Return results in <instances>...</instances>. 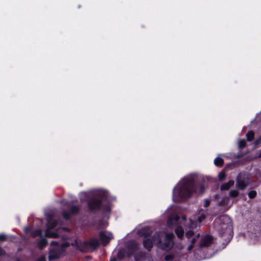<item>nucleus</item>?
<instances>
[{
  "label": "nucleus",
  "mask_w": 261,
  "mask_h": 261,
  "mask_svg": "<svg viewBox=\"0 0 261 261\" xmlns=\"http://www.w3.org/2000/svg\"><path fill=\"white\" fill-rule=\"evenodd\" d=\"M98 226L101 228H105L107 226L106 222L103 220H99L98 222Z\"/></svg>",
  "instance_id": "c85d7f7f"
},
{
  "label": "nucleus",
  "mask_w": 261,
  "mask_h": 261,
  "mask_svg": "<svg viewBox=\"0 0 261 261\" xmlns=\"http://www.w3.org/2000/svg\"><path fill=\"white\" fill-rule=\"evenodd\" d=\"M80 211V207L75 205H72L69 209V212L72 215H77L79 213Z\"/></svg>",
  "instance_id": "dca6fc26"
},
{
  "label": "nucleus",
  "mask_w": 261,
  "mask_h": 261,
  "mask_svg": "<svg viewBox=\"0 0 261 261\" xmlns=\"http://www.w3.org/2000/svg\"><path fill=\"white\" fill-rule=\"evenodd\" d=\"M190 245L187 248L188 251H191L194 247V245L198 241L194 237L190 240Z\"/></svg>",
  "instance_id": "a211bd4d"
},
{
  "label": "nucleus",
  "mask_w": 261,
  "mask_h": 261,
  "mask_svg": "<svg viewBox=\"0 0 261 261\" xmlns=\"http://www.w3.org/2000/svg\"><path fill=\"white\" fill-rule=\"evenodd\" d=\"M143 245L145 249L148 251H151L153 247L152 240L150 238H143Z\"/></svg>",
  "instance_id": "9d476101"
},
{
  "label": "nucleus",
  "mask_w": 261,
  "mask_h": 261,
  "mask_svg": "<svg viewBox=\"0 0 261 261\" xmlns=\"http://www.w3.org/2000/svg\"><path fill=\"white\" fill-rule=\"evenodd\" d=\"M211 201L209 199H206L204 201V207H207L210 205Z\"/></svg>",
  "instance_id": "2f4dec72"
},
{
  "label": "nucleus",
  "mask_w": 261,
  "mask_h": 261,
  "mask_svg": "<svg viewBox=\"0 0 261 261\" xmlns=\"http://www.w3.org/2000/svg\"><path fill=\"white\" fill-rule=\"evenodd\" d=\"M142 236H143V238H148V237L150 235L151 232L149 230V229L147 228H144L142 229Z\"/></svg>",
  "instance_id": "6ab92c4d"
},
{
  "label": "nucleus",
  "mask_w": 261,
  "mask_h": 261,
  "mask_svg": "<svg viewBox=\"0 0 261 261\" xmlns=\"http://www.w3.org/2000/svg\"><path fill=\"white\" fill-rule=\"evenodd\" d=\"M257 193L254 190H251L248 192V195L249 198L253 199L256 197Z\"/></svg>",
  "instance_id": "cd10ccee"
},
{
  "label": "nucleus",
  "mask_w": 261,
  "mask_h": 261,
  "mask_svg": "<svg viewBox=\"0 0 261 261\" xmlns=\"http://www.w3.org/2000/svg\"><path fill=\"white\" fill-rule=\"evenodd\" d=\"M194 235V232L193 230H189L187 231L185 233L186 237L188 239L192 238Z\"/></svg>",
  "instance_id": "a878e982"
},
{
  "label": "nucleus",
  "mask_w": 261,
  "mask_h": 261,
  "mask_svg": "<svg viewBox=\"0 0 261 261\" xmlns=\"http://www.w3.org/2000/svg\"><path fill=\"white\" fill-rule=\"evenodd\" d=\"M7 240V236L3 233L0 234V242H4Z\"/></svg>",
  "instance_id": "7c9ffc66"
},
{
  "label": "nucleus",
  "mask_w": 261,
  "mask_h": 261,
  "mask_svg": "<svg viewBox=\"0 0 261 261\" xmlns=\"http://www.w3.org/2000/svg\"><path fill=\"white\" fill-rule=\"evenodd\" d=\"M5 254V251L2 247H0V256Z\"/></svg>",
  "instance_id": "e433bc0d"
},
{
  "label": "nucleus",
  "mask_w": 261,
  "mask_h": 261,
  "mask_svg": "<svg viewBox=\"0 0 261 261\" xmlns=\"http://www.w3.org/2000/svg\"><path fill=\"white\" fill-rule=\"evenodd\" d=\"M118 255L119 257L121 256V255H120V253H119Z\"/></svg>",
  "instance_id": "79ce46f5"
},
{
  "label": "nucleus",
  "mask_w": 261,
  "mask_h": 261,
  "mask_svg": "<svg viewBox=\"0 0 261 261\" xmlns=\"http://www.w3.org/2000/svg\"><path fill=\"white\" fill-rule=\"evenodd\" d=\"M261 143V135L259 137V138L258 139H257L255 141H254V145L255 146H257V145H258L259 144H260Z\"/></svg>",
  "instance_id": "473e14b6"
},
{
  "label": "nucleus",
  "mask_w": 261,
  "mask_h": 261,
  "mask_svg": "<svg viewBox=\"0 0 261 261\" xmlns=\"http://www.w3.org/2000/svg\"><path fill=\"white\" fill-rule=\"evenodd\" d=\"M41 233L42 231L40 229H36L32 232L31 236L32 238H35L38 236H41Z\"/></svg>",
  "instance_id": "4be33fe9"
},
{
  "label": "nucleus",
  "mask_w": 261,
  "mask_h": 261,
  "mask_svg": "<svg viewBox=\"0 0 261 261\" xmlns=\"http://www.w3.org/2000/svg\"><path fill=\"white\" fill-rule=\"evenodd\" d=\"M258 158H261V149H260V152L258 154Z\"/></svg>",
  "instance_id": "ea45409f"
},
{
  "label": "nucleus",
  "mask_w": 261,
  "mask_h": 261,
  "mask_svg": "<svg viewBox=\"0 0 261 261\" xmlns=\"http://www.w3.org/2000/svg\"><path fill=\"white\" fill-rule=\"evenodd\" d=\"M219 223L220 229L219 235L228 243L233 237L232 225L230 218L227 215H223L216 219Z\"/></svg>",
  "instance_id": "f03ea898"
},
{
  "label": "nucleus",
  "mask_w": 261,
  "mask_h": 261,
  "mask_svg": "<svg viewBox=\"0 0 261 261\" xmlns=\"http://www.w3.org/2000/svg\"><path fill=\"white\" fill-rule=\"evenodd\" d=\"M137 249V245L135 243H132L127 247V253L129 256L134 254Z\"/></svg>",
  "instance_id": "9b49d317"
},
{
  "label": "nucleus",
  "mask_w": 261,
  "mask_h": 261,
  "mask_svg": "<svg viewBox=\"0 0 261 261\" xmlns=\"http://www.w3.org/2000/svg\"><path fill=\"white\" fill-rule=\"evenodd\" d=\"M54 233H53V232H50V233H48L47 232H46V236L47 237H49V238H53L54 237Z\"/></svg>",
  "instance_id": "c9c22d12"
},
{
  "label": "nucleus",
  "mask_w": 261,
  "mask_h": 261,
  "mask_svg": "<svg viewBox=\"0 0 261 261\" xmlns=\"http://www.w3.org/2000/svg\"><path fill=\"white\" fill-rule=\"evenodd\" d=\"M247 146L246 141L244 139L240 140L239 142V148L243 149Z\"/></svg>",
  "instance_id": "b1692460"
},
{
  "label": "nucleus",
  "mask_w": 261,
  "mask_h": 261,
  "mask_svg": "<svg viewBox=\"0 0 261 261\" xmlns=\"http://www.w3.org/2000/svg\"><path fill=\"white\" fill-rule=\"evenodd\" d=\"M71 215L69 211H64L62 213V216L66 220H69L71 219Z\"/></svg>",
  "instance_id": "aec40b11"
},
{
  "label": "nucleus",
  "mask_w": 261,
  "mask_h": 261,
  "mask_svg": "<svg viewBox=\"0 0 261 261\" xmlns=\"http://www.w3.org/2000/svg\"><path fill=\"white\" fill-rule=\"evenodd\" d=\"M197 240H198V239H199L200 238V234L199 233H198L197 234L196 236H195L194 237Z\"/></svg>",
  "instance_id": "58836bf2"
},
{
  "label": "nucleus",
  "mask_w": 261,
  "mask_h": 261,
  "mask_svg": "<svg viewBox=\"0 0 261 261\" xmlns=\"http://www.w3.org/2000/svg\"><path fill=\"white\" fill-rule=\"evenodd\" d=\"M75 244L76 249L81 252H86L89 247L95 249L99 246L98 241L95 238H92L88 241H84L80 243L75 241Z\"/></svg>",
  "instance_id": "20e7f679"
},
{
  "label": "nucleus",
  "mask_w": 261,
  "mask_h": 261,
  "mask_svg": "<svg viewBox=\"0 0 261 261\" xmlns=\"http://www.w3.org/2000/svg\"><path fill=\"white\" fill-rule=\"evenodd\" d=\"M47 244V240L44 238H42L37 242V247L40 249H43Z\"/></svg>",
  "instance_id": "4468645a"
},
{
  "label": "nucleus",
  "mask_w": 261,
  "mask_h": 261,
  "mask_svg": "<svg viewBox=\"0 0 261 261\" xmlns=\"http://www.w3.org/2000/svg\"><path fill=\"white\" fill-rule=\"evenodd\" d=\"M246 138L247 140L249 142L252 141L254 138V133L252 130H249L247 134H246Z\"/></svg>",
  "instance_id": "f3484780"
},
{
  "label": "nucleus",
  "mask_w": 261,
  "mask_h": 261,
  "mask_svg": "<svg viewBox=\"0 0 261 261\" xmlns=\"http://www.w3.org/2000/svg\"><path fill=\"white\" fill-rule=\"evenodd\" d=\"M175 233H176L177 237L180 240L183 239L184 234V228L181 226H177L175 228Z\"/></svg>",
  "instance_id": "f8f14e48"
},
{
  "label": "nucleus",
  "mask_w": 261,
  "mask_h": 261,
  "mask_svg": "<svg viewBox=\"0 0 261 261\" xmlns=\"http://www.w3.org/2000/svg\"><path fill=\"white\" fill-rule=\"evenodd\" d=\"M250 177L249 175L245 172H240L236 178V187L240 190H245L249 184Z\"/></svg>",
  "instance_id": "39448f33"
},
{
  "label": "nucleus",
  "mask_w": 261,
  "mask_h": 261,
  "mask_svg": "<svg viewBox=\"0 0 261 261\" xmlns=\"http://www.w3.org/2000/svg\"><path fill=\"white\" fill-rule=\"evenodd\" d=\"M55 243H56V242L55 241H53L51 243V244H55Z\"/></svg>",
  "instance_id": "a19ab883"
},
{
  "label": "nucleus",
  "mask_w": 261,
  "mask_h": 261,
  "mask_svg": "<svg viewBox=\"0 0 261 261\" xmlns=\"http://www.w3.org/2000/svg\"><path fill=\"white\" fill-rule=\"evenodd\" d=\"M224 160L220 157H217L214 160V164L216 166L218 167H221L224 165Z\"/></svg>",
  "instance_id": "2eb2a0df"
},
{
  "label": "nucleus",
  "mask_w": 261,
  "mask_h": 261,
  "mask_svg": "<svg viewBox=\"0 0 261 261\" xmlns=\"http://www.w3.org/2000/svg\"><path fill=\"white\" fill-rule=\"evenodd\" d=\"M104 197H93L89 198L87 200V207L88 212L92 214H96L97 212L102 211L106 213L110 211V207L109 205L103 204Z\"/></svg>",
  "instance_id": "7ed1b4c3"
},
{
  "label": "nucleus",
  "mask_w": 261,
  "mask_h": 261,
  "mask_svg": "<svg viewBox=\"0 0 261 261\" xmlns=\"http://www.w3.org/2000/svg\"><path fill=\"white\" fill-rule=\"evenodd\" d=\"M151 239L152 242L153 241L154 242H158L160 244L161 243L162 240L161 239V238L158 233L154 234Z\"/></svg>",
  "instance_id": "412c9836"
},
{
  "label": "nucleus",
  "mask_w": 261,
  "mask_h": 261,
  "mask_svg": "<svg viewBox=\"0 0 261 261\" xmlns=\"http://www.w3.org/2000/svg\"><path fill=\"white\" fill-rule=\"evenodd\" d=\"M61 255V251L58 249H52L49 251L48 254V259L52 260L60 258Z\"/></svg>",
  "instance_id": "1a4fd4ad"
},
{
  "label": "nucleus",
  "mask_w": 261,
  "mask_h": 261,
  "mask_svg": "<svg viewBox=\"0 0 261 261\" xmlns=\"http://www.w3.org/2000/svg\"><path fill=\"white\" fill-rule=\"evenodd\" d=\"M205 215H202L200 216L199 217H198V221L199 222H201L203 220H204L205 219Z\"/></svg>",
  "instance_id": "72a5a7b5"
},
{
  "label": "nucleus",
  "mask_w": 261,
  "mask_h": 261,
  "mask_svg": "<svg viewBox=\"0 0 261 261\" xmlns=\"http://www.w3.org/2000/svg\"><path fill=\"white\" fill-rule=\"evenodd\" d=\"M240 157H241V155H239V156H238V158H240Z\"/></svg>",
  "instance_id": "37998d69"
},
{
  "label": "nucleus",
  "mask_w": 261,
  "mask_h": 261,
  "mask_svg": "<svg viewBox=\"0 0 261 261\" xmlns=\"http://www.w3.org/2000/svg\"><path fill=\"white\" fill-rule=\"evenodd\" d=\"M219 198V194H215L214 195V198L215 200H217Z\"/></svg>",
  "instance_id": "4c0bfd02"
},
{
  "label": "nucleus",
  "mask_w": 261,
  "mask_h": 261,
  "mask_svg": "<svg viewBox=\"0 0 261 261\" xmlns=\"http://www.w3.org/2000/svg\"><path fill=\"white\" fill-rule=\"evenodd\" d=\"M225 177H226V174L223 170H222L220 172H219V173L218 174V177H219V179L220 181H223V180H224V179L225 178Z\"/></svg>",
  "instance_id": "bb28decb"
},
{
  "label": "nucleus",
  "mask_w": 261,
  "mask_h": 261,
  "mask_svg": "<svg viewBox=\"0 0 261 261\" xmlns=\"http://www.w3.org/2000/svg\"><path fill=\"white\" fill-rule=\"evenodd\" d=\"M234 185V181L232 180L228 181L227 182L223 184L220 186L221 191L228 190L231 187Z\"/></svg>",
  "instance_id": "ddd939ff"
},
{
  "label": "nucleus",
  "mask_w": 261,
  "mask_h": 261,
  "mask_svg": "<svg viewBox=\"0 0 261 261\" xmlns=\"http://www.w3.org/2000/svg\"><path fill=\"white\" fill-rule=\"evenodd\" d=\"M174 256L172 254H169L165 256V260L166 261H172L174 259Z\"/></svg>",
  "instance_id": "c756f323"
},
{
  "label": "nucleus",
  "mask_w": 261,
  "mask_h": 261,
  "mask_svg": "<svg viewBox=\"0 0 261 261\" xmlns=\"http://www.w3.org/2000/svg\"><path fill=\"white\" fill-rule=\"evenodd\" d=\"M213 243V238L209 235L205 236L201 239L199 243L200 247H207L210 246Z\"/></svg>",
  "instance_id": "0eeeda50"
},
{
  "label": "nucleus",
  "mask_w": 261,
  "mask_h": 261,
  "mask_svg": "<svg viewBox=\"0 0 261 261\" xmlns=\"http://www.w3.org/2000/svg\"><path fill=\"white\" fill-rule=\"evenodd\" d=\"M228 198H223L221 200L219 201L218 203V205L220 206H223L227 204Z\"/></svg>",
  "instance_id": "393cba45"
},
{
  "label": "nucleus",
  "mask_w": 261,
  "mask_h": 261,
  "mask_svg": "<svg viewBox=\"0 0 261 261\" xmlns=\"http://www.w3.org/2000/svg\"><path fill=\"white\" fill-rule=\"evenodd\" d=\"M205 190L204 184H196L194 177L189 175L184 177L173 190V196L178 200L190 198L194 194L202 195Z\"/></svg>",
  "instance_id": "f257e3e1"
},
{
  "label": "nucleus",
  "mask_w": 261,
  "mask_h": 261,
  "mask_svg": "<svg viewBox=\"0 0 261 261\" xmlns=\"http://www.w3.org/2000/svg\"><path fill=\"white\" fill-rule=\"evenodd\" d=\"M175 236L173 232L167 233L165 234L163 242H161V247L163 250L169 251L171 250L174 245L173 239Z\"/></svg>",
  "instance_id": "423d86ee"
},
{
  "label": "nucleus",
  "mask_w": 261,
  "mask_h": 261,
  "mask_svg": "<svg viewBox=\"0 0 261 261\" xmlns=\"http://www.w3.org/2000/svg\"><path fill=\"white\" fill-rule=\"evenodd\" d=\"M99 236L101 244L104 246L108 245L112 239V237L108 236L105 231L100 232Z\"/></svg>",
  "instance_id": "6e6552de"
},
{
  "label": "nucleus",
  "mask_w": 261,
  "mask_h": 261,
  "mask_svg": "<svg viewBox=\"0 0 261 261\" xmlns=\"http://www.w3.org/2000/svg\"><path fill=\"white\" fill-rule=\"evenodd\" d=\"M56 226V223L55 222H53L51 224H49L48 228L49 229H54Z\"/></svg>",
  "instance_id": "f704fd0d"
},
{
  "label": "nucleus",
  "mask_w": 261,
  "mask_h": 261,
  "mask_svg": "<svg viewBox=\"0 0 261 261\" xmlns=\"http://www.w3.org/2000/svg\"><path fill=\"white\" fill-rule=\"evenodd\" d=\"M239 192L237 190H232L229 192V196L231 198H236L239 196Z\"/></svg>",
  "instance_id": "5701e85b"
}]
</instances>
